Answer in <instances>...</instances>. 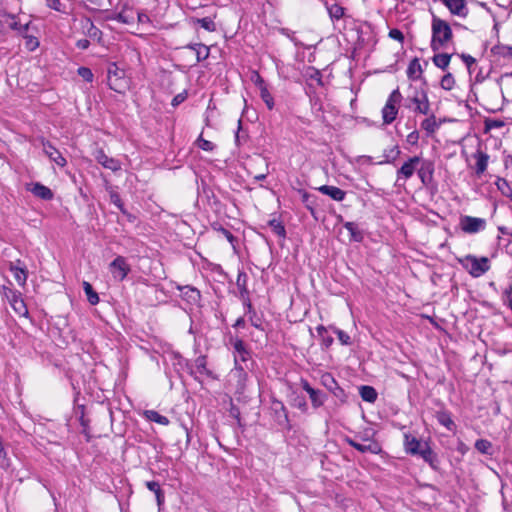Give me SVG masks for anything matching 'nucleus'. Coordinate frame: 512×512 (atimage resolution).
Segmentation results:
<instances>
[{
	"label": "nucleus",
	"mask_w": 512,
	"mask_h": 512,
	"mask_svg": "<svg viewBox=\"0 0 512 512\" xmlns=\"http://www.w3.org/2000/svg\"><path fill=\"white\" fill-rule=\"evenodd\" d=\"M95 160L102 165L104 168L109 169L113 172L121 170V162L115 158L109 157L105 154L101 148L96 149L93 152Z\"/></svg>",
	"instance_id": "nucleus-10"
},
{
	"label": "nucleus",
	"mask_w": 512,
	"mask_h": 512,
	"mask_svg": "<svg viewBox=\"0 0 512 512\" xmlns=\"http://www.w3.org/2000/svg\"><path fill=\"white\" fill-rule=\"evenodd\" d=\"M301 385L302 388L309 394L312 406L314 408H319L324 404L325 394L322 391L311 387L308 381L306 380H302Z\"/></svg>",
	"instance_id": "nucleus-13"
},
{
	"label": "nucleus",
	"mask_w": 512,
	"mask_h": 512,
	"mask_svg": "<svg viewBox=\"0 0 512 512\" xmlns=\"http://www.w3.org/2000/svg\"><path fill=\"white\" fill-rule=\"evenodd\" d=\"M186 96L185 94L183 93H180L178 95H176L173 99H172V105L173 106H177L179 105L180 103H182L184 100H185Z\"/></svg>",
	"instance_id": "nucleus-61"
},
{
	"label": "nucleus",
	"mask_w": 512,
	"mask_h": 512,
	"mask_svg": "<svg viewBox=\"0 0 512 512\" xmlns=\"http://www.w3.org/2000/svg\"><path fill=\"white\" fill-rule=\"evenodd\" d=\"M269 226L272 228L275 234L281 237H285V228L280 221L272 219L269 221Z\"/></svg>",
	"instance_id": "nucleus-44"
},
{
	"label": "nucleus",
	"mask_w": 512,
	"mask_h": 512,
	"mask_svg": "<svg viewBox=\"0 0 512 512\" xmlns=\"http://www.w3.org/2000/svg\"><path fill=\"white\" fill-rule=\"evenodd\" d=\"M475 448L482 454H492V443L486 439H478L475 442Z\"/></svg>",
	"instance_id": "nucleus-39"
},
{
	"label": "nucleus",
	"mask_w": 512,
	"mask_h": 512,
	"mask_svg": "<svg viewBox=\"0 0 512 512\" xmlns=\"http://www.w3.org/2000/svg\"><path fill=\"white\" fill-rule=\"evenodd\" d=\"M316 332L318 334V337L322 341V345L325 348H329L332 345V343H333V338L330 335H328L327 328L324 327L323 325H319L316 328Z\"/></svg>",
	"instance_id": "nucleus-32"
},
{
	"label": "nucleus",
	"mask_w": 512,
	"mask_h": 512,
	"mask_svg": "<svg viewBox=\"0 0 512 512\" xmlns=\"http://www.w3.org/2000/svg\"><path fill=\"white\" fill-rule=\"evenodd\" d=\"M21 261L17 260L15 263H10V271L12 272L14 279L20 286H24L27 281V270L25 267L20 266Z\"/></svg>",
	"instance_id": "nucleus-18"
},
{
	"label": "nucleus",
	"mask_w": 512,
	"mask_h": 512,
	"mask_svg": "<svg viewBox=\"0 0 512 512\" xmlns=\"http://www.w3.org/2000/svg\"><path fill=\"white\" fill-rule=\"evenodd\" d=\"M461 58L463 59L464 63L467 65V67H470L472 64L475 63V59L470 55L463 54L461 56Z\"/></svg>",
	"instance_id": "nucleus-63"
},
{
	"label": "nucleus",
	"mask_w": 512,
	"mask_h": 512,
	"mask_svg": "<svg viewBox=\"0 0 512 512\" xmlns=\"http://www.w3.org/2000/svg\"><path fill=\"white\" fill-rule=\"evenodd\" d=\"M312 196L307 192H302V202L305 204L308 210L313 214L314 213V201H311Z\"/></svg>",
	"instance_id": "nucleus-53"
},
{
	"label": "nucleus",
	"mask_w": 512,
	"mask_h": 512,
	"mask_svg": "<svg viewBox=\"0 0 512 512\" xmlns=\"http://www.w3.org/2000/svg\"><path fill=\"white\" fill-rule=\"evenodd\" d=\"M109 270L115 280L123 281L130 272V266L123 256H117L110 263Z\"/></svg>",
	"instance_id": "nucleus-7"
},
{
	"label": "nucleus",
	"mask_w": 512,
	"mask_h": 512,
	"mask_svg": "<svg viewBox=\"0 0 512 512\" xmlns=\"http://www.w3.org/2000/svg\"><path fill=\"white\" fill-rule=\"evenodd\" d=\"M15 290L8 287V286H5L3 285L0 289V294L2 295V297H4L5 299H7L12 293H14Z\"/></svg>",
	"instance_id": "nucleus-59"
},
{
	"label": "nucleus",
	"mask_w": 512,
	"mask_h": 512,
	"mask_svg": "<svg viewBox=\"0 0 512 512\" xmlns=\"http://www.w3.org/2000/svg\"><path fill=\"white\" fill-rule=\"evenodd\" d=\"M327 11L332 20H339L344 16L345 8L339 4L327 5Z\"/></svg>",
	"instance_id": "nucleus-31"
},
{
	"label": "nucleus",
	"mask_w": 512,
	"mask_h": 512,
	"mask_svg": "<svg viewBox=\"0 0 512 512\" xmlns=\"http://www.w3.org/2000/svg\"><path fill=\"white\" fill-rule=\"evenodd\" d=\"M248 276L244 271H240L237 275L236 285L240 291V294L243 296L248 294L247 289Z\"/></svg>",
	"instance_id": "nucleus-37"
},
{
	"label": "nucleus",
	"mask_w": 512,
	"mask_h": 512,
	"mask_svg": "<svg viewBox=\"0 0 512 512\" xmlns=\"http://www.w3.org/2000/svg\"><path fill=\"white\" fill-rule=\"evenodd\" d=\"M440 85L445 90H451L455 85V79L451 73L445 74L440 82Z\"/></svg>",
	"instance_id": "nucleus-43"
},
{
	"label": "nucleus",
	"mask_w": 512,
	"mask_h": 512,
	"mask_svg": "<svg viewBox=\"0 0 512 512\" xmlns=\"http://www.w3.org/2000/svg\"><path fill=\"white\" fill-rule=\"evenodd\" d=\"M401 150L398 145H394L390 149H385L383 160L377 162L379 165L394 163L400 156Z\"/></svg>",
	"instance_id": "nucleus-21"
},
{
	"label": "nucleus",
	"mask_w": 512,
	"mask_h": 512,
	"mask_svg": "<svg viewBox=\"0 0 512 512\" xmlns=\"http://www.w3.org/2000/svg\"><path fill=\"white\" fill-rule=\"evenodd\" d=\"M496 186L498 190L502 193V195L512 200V189L505 179L498 178V180L496 181Z\"/></svg>",
	"instance_id": "nucleus-40"
},
{
	"label": "nucleus",
	"mask_w": 512,
	"mask_h": 512,
	"mask_svg": "<svg viewBox=\"0 0 512 512\" xmlns=\"http://www.w3.org/2000/svg\"><path fill=\"white\" fill-rule=\"evenodd\" d=\"M451 14L465 18L468 15V8L465 0H440Z\"/></svg>",
	"instance_id": "nucleus-12"
},
{
	"label": "nucleus",
	"mask_w": 512,
	"mask_h": 512,
	"mask_svg": "<svg viewBox=\"0 0 512 512\" xmlns=\"http://www.w3.org/2000/svg\"><path fill=\"white\" fill-rule=\"evenodd\" d=\"M271 409L275 414V419L280 425H288V413L286 407L281 401H273Z\"/></svg>",
	"instance_id": "nucleus-17"
},
{
	"label": "nucleus",
	"mask_w": 512,
	"mask_h": 512,
	"mask_svg": "<svg viewBox=\"0 0 512 512\" xmlns=\"http://www.w3.org/2000/svg\"><path fill=\"white\" fill-rule=\"evenodd\" d=\"M83 288L85 291V294L87 296V300L91 305H96L99 302V296L94 291L92 285L89 282L84 281L83 282Z\"/></svg>",
	"instance_id": "nucleus-35"
},
{
	"label": "nucleus",
	"mask_w": 512,
	"mask_h": 512,
	"mask_svg": "<svg viewBox=\"0 0 512 512\" xmlns=\"http://www.w3.org/2000/svg\"><path fill=\"white\" fill-rule=\"evenodd\" d=\"M464 268L473 276L480 277L486 273L490 266L489 260L486 257L477 258L472 255L466 256L462 261Z\"/></svg>",
	"instance_id": "nucleus-5"
},
{
	"label": "nucleus",
	"mask_w": 512,
	"mask_h": 512,
	"mask_svg": "<svg viewBox=\"0 0 512 512\" xmlns=\"http://www.w3.org/2000/svg\"><path fill=\"white\" fill-rule=\"evenodd\" d=\"M405 106L414 113L428 115L430 112V102L427 92L424 89H414L413 94L407 96Z\"/></svg>",
	"instance_id": "nucleus-3"
},
{
	"label": "nucleus",
	"mask_w": 512,
	"mask_h": 512,
	"mask_svg": "<svg viewBox=\"0 0 512 512\" xmlns=\"http://www.w3.org/2000/svg\"><path fill=\"white\" fill-rule=\"evenodd\" d=\"M195 369L196 373L200 376L212 377V372L207 368V358L206 356H199L195 360Z\"/></svg>",
	"instance_id": "nucleus-26"
},
{
	"label": "nucleus",
	"mask_w": 512,
	"mask_h": 512,
	"mask_svg": "<svg viewBox=\"0 0 512 512\" xmlns=\"http://www.w3.org/2000/svg\"><path fill=\"white\" fill-rule=\"evenodd\" d=\"M34 196L42 200H51L53 198V192L47 186L41 183L30 184L27 188Z\"/></svg>",
	"instance_id": "nucleus-16"
},
{
	"label": "nucleus",
	"mask_w": 512,
	"mask_h": 512,
	"mask_svg": "<svg viewBox=\"0 0 512 512\" xmlns=\"http://www.w3.org/2000/svg\"><path fill=\"white\" fill-rule=\"evenodd\" d=\"M423 70L418 58H414L408 65L407 76L409 79L417 80L422 76Z\"/></svg>",
	"instance_id": "nucleus-22"
},
{
	"label": "nucleus",
	"mask_w": 512,
	"mask_h": 512,
	"mask_svg": "<svg viewBox=\"0 0 512 512\" xmlns=\"http://www.w3.org/2000/svg\"><path fill=\"white\" fill-rule=\"evenodd\" d=\"M196 53L197 61L205 60L209 56V48L201 43L188 45Z\"/></svg>",
	"instance_id": "nucleus-28"
},
{
	"label": "nucleus",
	"mask_w": 512,
	"mask_h": 512,
	"mask_svg": "<svg viewBox=\"0 0 512 512\" xmlns=\"http://www.w3.org/2000/svg\"><path fill=\"white\" fill-rule=\"evenodd\" d=\"M402 100L400 90L397 88L389 95L385 106L382 109V118L384 124H391L397 117L398 104Z\"/></svg>",
	"instance_id": "nucleus-4"
},
{
	"label": "nucleus",
	"mask_w": 512,
	"mask_h": 512,
	"mask_svg": "<svg viewBox=\"0 0 512 512\" xmlns=\"http://www.w3.org/2000/svg\"><path fill=\"white\" fill-rule=\"evenodd\" d=\"M432 40L431 48L433 51H437L441 48H445L448 43L451 42L453 37L452 29L449 23L437 16L432 17Z\"/></svg>",
	"instance_id": "nucleus-2"
},
{
	"label": "nucleus",
	"mask_w": 512,
	"mask_h": 512,
	"mask_svg": "<svg viewBox=\"0 0 512 512\" xmlns=\"http://www.w3.org/2000/svg\"><path fill=\"white\" fill-rule=\"evenodd\" d=\"M78 75L82 77L87 82H92L93 80V73L92 71L87 67H80L77 70Z\"/></svg>",
	"instance_id": "nucleus-52"
},
{
	"label": "nucleus",
	"mask_w": 512,
	"mask_h": 512,
	"mask_svg": "<svg viewBox=\"0 0 512 512\" xmlns=\"http://www.w3.org/2000/svg\"><path fill=\"white\" fill-rule=\"evenodd\" d=\"M14 312L19 316H27L28 315V309L24 302V300L21 298L18 300V302L11 307Z\"/></svg>",
	"instance_id": "nucleus-45"
},
{
	"label": "nucleus",
	"mask_w": 512,
	"mask_h": 512,
	"mask_svg": "<svg viewBox=\"0 0 512 512\" xmlns=\"http://www.w3.org/2000/svg\"><path fill=\"white\" fill-rule=\"evenodd\" d=\"M46 5L57 12L66 13V5L61 0H46Z\"/></svg>",
	"instance_id": "nucleus-46"
},
{
	"label": "nucleus",
	"mask_w": 512,
	"mask_h": 512,
	"mask_svg": "<svg viewBox=\"0 0 512 512\" xmlns=\"http://www.w3.org/2000/svg\"><path fill=\"white\" fill-rule=\"evenodd\" d=\"M114 19L124 24H130L135 19V12L132 9H123L115 16Z\"/></svg>",
	"instance_id": "nucleus-30"
},
{
	"label": "nucleus",
	"mask_w": 512,
	"mask_h": 512,
	"mask_svg": "<svg viewBox=\"0 0 512 512\" xmlns=\"http://www.w3.org/2000/svg\"><path fill=\"white\" fill-rule=\"evenodd\" d=\"M217 231L220 232L231 244H233L235 237L229 230L220 226L217 228Z\"/></svg>",
	"instance_id": "nucleus-56"
},
{
	"label": "nucleus",
	"mask_w": 512,
	"mask_h": 512,
	"mask_svg": "<svg viewBox=\"0 0 512 512\" xmlns=\"http://www.w3.org/2000/svg\"><path fill=\"white\" fill-rule=\"evenodd\" d=\"M505 303L508 305V307L512 311V286H510L508 289H506L503 293Z\"/></svg>",
	"instance_id": "nucleus-57"
},
{
	"label": "nucleus",
	"mask_w": 512,
	"mask_h": 512,
	"mask_svg": "<svg viewBox=\"0 0 512 512\" xmlns=\"http://www.w3.org/2000/svg\"><path fill=\"white\" fill-rule=\"evenodd\" d=\"M90 41L87 39H80L77 41L76 46L81 50H85L89 47Z\"/></svg>",
	"instance_id": "nucleus-60"
},
{
	"label": "nucleus",
	"mask_w": 512,
	"mask_h": 512,
	"mask_svg": "<svg viewBox=\"0 0 512 512\" xmlns=\"http://www.w3.org/2000/svg\"><path fill=\"white\" fill-rule=\"evenodd\" d=\"M418 132L416 131H413L411 132L408 136H407V140L408 142H410L411 144H415L417 141H418Z\"/></svg>",
	"instance_id": "nucleus-64"
},
{
	"label": "nucleus",
	"mask_w": 512,
	"mask_h": 512,
	"mask_svg": "<svg viewBox=\"0 0 512 512\" xmlns=\"http://www.w3.org/2000/svg\"><path fill=\"white\" fill-rule=\"evenodd\" d=\"M360 395L364 401H367L370 403L375 402L377 399V392L371 386H366V385L361 386L360 387Z\"/></svg>",
	"instance_id": "nucleus-29"
},
{
	"label": "nucleus",
	"mask_w": 512,
	"mask_h": 512,
	"mask_svg": "<svg viewBox=\"0 0 512 512\" xmlns=\"http://www.w3.org/2000/svg\"><path fill=\"white\" fill-rule=\"evenodd\" d=\"M233 348L238 355H248L245 344L241 339H236L233 342Z\"/></svg>",
	"instance_id": "nucleus-51"
},
{
	"label": "nucleus",
	"mask_w": 512,
	"mask_h": 512,
	"mask_svg": "<svg viewBox=\"0 0 512 512\" xmlns=\"http://www.w3.org/2000/svg\"><path fill=\"white\" fill-rule=\"evenodd\" d=\"M322 382L323 384L328 387L330 390L333 389V386H336V381L330 374H326L322 376Z\"/></svg>",
	"instance_id": "nucleus-55"
},
{
	"label": "nucleus",
	"mask_w": 512,
	"mask_h": 512,
	"mask_svg": "<svg viewBox=\"0 0 512 512\" xmlns=\"http://www.w3.org/2000/svg\"><path fill=\"white\" fill-rule=\"evenodd\" d=\"M344 227L349 231L352 240L356 242L362 241L363 234L359 230L357 224H355L354 222H346L344 223Z\"/></svg>",
	"instance_id": "nucleus-33"
},
{
	"label": "nucleus",
	"mask_w": 512,
	"mask_h": 512,
	"mask_svg": "<svg viewBox=\"0 0 512 512\" xmlns=\"http://www.w3.org/2000/svg\"><path fill=\"white\" fill-rule=\"evenodd\" d=\"M291 405L298 408L303 413H306L308 410V405L304 396L295 395L292 399Z\"/></svg>",
	"instance_id": "nucleus-42"
},
{
	"label": "nucleus",
	"mask_w": 512,
	"mask_h": 512,
	"mask_svg": "<svg viewBox=\"0 0 512 512\" xmlns=\"http://www.w3.org/2000/svg\"><path fill=\"white\" fill-rule=\"evenodd\" d=\"M21 293L16 291L12 293L6 300L9 302L10 306L12 307L15 305L19 299H21Z\"/></svg>",
	"instance_id": "nucleus-58"
},
{
	"label": "nucleus",
	"mask_w": 512,
	"mask_h": 512,
	"mask_svg": "<svg viewBox=\"0 0 512 512\" xmlns=\"http://www.w3.org/2000/svg\"><path fill=\"white\" fill-rule=\"evenodd\" d=\"M389 37H390L391 39L397 40V41H399V42H401V43L404 41V35H403V33H402L399 29H396V28L391 29V30L389 31Z\"/></svg>",
	"instance_id": "nucleus-54"
},
{
	"label": "nucleus",
	"mask_w": 512,
	"mask_h": 512,
	"mask_svg": "<svg viewBox=\"0 0 512 512\" xmlns=\"http://www.w3.org/2000/svg\"><path fill=\"white\" fill-rule=\"evenodd\" d=\"M260 90V97L266 104L267 108L269 110H272L274 108V99L271 93L269 92L267 86H263Z\"/></svg>",
	"instance_id": "nucleus-41"
},
{
	"label": "nucleus",
	"mask_w": 512,
	"mask_h": 512,
	"mask_svg": "<svg viewBox=\"0 0 512 512\" xmlns=\"http://www.w3.org/2000/svg\"><path fill=\"white\" fill-rule=\"evenodd\" d=\"M198 23L207 31H214L216 29L214 21L209 17L198 19Z\"/></svg>",
	"instance_id": "nucleus-49"
},
{
	"label": "nucleus",
	"mask_w": 512,
	"mask_h": 512,
	"mask_svg": "<svg viewBox=\"0 0 512 512\" xmlns=\"http://www.w3.org/2000/svg\"><path fill=\"white\" fill-rule=\"evenodd\" d=\"M318 190L329 197H331L335 201H343L346 192L336 186H330V185H323L318 188Z\"/></svg>",
	"instance_id": "nucleus-19"
},
{
	"label": "nucleus",
	"mask_w": 512,
	"mask_h": 512,
	"mask_svg": "<svg viewBox=\"0 0 512 512\" xmlns=\"http://www.w3.org/2000/svg\"><path fill=\"white\" fill-rule=\"evenodd\" d=\"M439 127L436 116L434 114L429 115L421 122V128L428 134H433Z\"/></svg>",
	"instance_id": "nucleus-27"
},
{
	"label": "nucleus",
	"mask_w": 512,
	"mask_h": 512,
	"mask_svg": "<svg viewBox=\"0 0 512 512\" xmlns=\"http://www.w3.org/2000/svg\"><path fill=\"white\" fill-rule=\"evenodd\" d=\"M333 330L336 333V335L342 345H350L351 344V338L346 332H344L343 330L337 329V328H334Z\"/></svg>",
	"instance_id": "nucleus-50"
},
{
	"label": "nucleus",
	"mask_w": 512,
	"mask_h": 512,
	"mask_svg": "<svg viewBox=\"0 0 512 512\" xmlns=\"http://www.w3.org/2000/svg\"><path fill=\"white\" fill-rule=\"evenodd\" d=\"M146 416L150 421L156 422L161 425H168L169 419L166 416L159 414L157 411L149 410L146 412Z\"/></svg>",
	"instance_id": "nucleus-38"
},
{
	"label": "nucleus",
	"mask_w": 512,
	"mask_h": 512,
	"mask_svg": "<svg viewBox=\"0 0 512 512\" xmlns=\"http://www.w3.org/2000/svg\"><path fill=\"white\" fill-rule=\"evenodd\" d=\"M146 487L155 494L157 504L161 507L164 503L165 496L160 484L157 481H148L146 482Z\"/></svg>",
	"instance_id": "nucleus-25"
},
{
	"label": "nucleus",
	"mask_w": 512,
	"mask_h": 512,
	"mask_svg": "<svg viewBox=\"0 0 512 512\" xmlns=\"http://www.w3.org/2000/svg\"><path fill=\"white\" fill-rule=\"evenodd\" d=\"M437 420L438 422L446 427L448 430L452 431L455 428V423L452 420L451 416L447 412H439L437 414Z\"/></svg>",
	"instance_id": "nucleus-36"
},
{
	"label": "nucleus",
	"mask_w": 512,
	"mask_h": 512,
	"mask_svg": "<svg viewBox=\"0 0 512 512\" xmlns=\"http://www.w3.org/2000/svg\"><path fill=\"white\" fill-rule=\"evenodd\" d=\"M421 163V157L419 156H413L408 158L402 166L397 170V180L396 183L403 180V182H406L408 179H410L415 172H417L418 166Z\"/></svg>",
	"instance_id": "nucleus-6"
},
{
	"label": "nucleus",
	"mask_w": 512,
	"mask_h": 512,
	"mask_svg": "<svg viewBox=\"0 0 512 512\" xmlns=\"http://www.w3.org/2000/svg\"><path fill=\"white\" fill-rule=\"evenodd\" d=\"M362 440L364 441V443H360L356 439H352L349 437L345 438V442L347 444H349L351 447L355 448L356 450H358L361 453L369 452V453L377 454L380 452L381 448L376 441L371 440L369 438H362Z\"/></svg>",
	"instance_id": "nucleus-8"
},
{
	"label": "nucleus",
	"mask_w": 512,
	"mask_h": 512,
	"mask_svg": "<svg viewBox=\"0 0 512 512\" xmlns=\"http://www.w3.org/2000/svg\"><path fill=\"white\" fill-rule=\"evenodd\" d=\"M179 289L182 293V296L190 303L195 304L199 302L201 295L198 289L191 286L179 287Z\"/></svg>",
	"instance_id": "nucleus-23"
},
{
	"label": "nucleus",
	"mask_w": 512,
	"mask_h": 512,
	"mask_svg": "<svg viewBox=\"0 0 512 512\" xmlns=\"http://www.w3.org/2000/svg\"><path fill=\"white\" fill-rule=\"evenodd\" d=\"M474 159L476 160L475 164V172L477 176L482 175L488 166L489 156L483 151L478 150L474 155Z\"/></svg>",
	"instance_id": "nucleus-20"
},
{
	"label": "nucleus",
	"mask_w": 512,
	"mask_h": 512,
	"mask_svg": "<svg viewBox=\"0 0 512 512\" xmlns=\"http://www.w3.org/2000/svg\"><path fill=\"white\" fill-rule=\"evenodd\" d=\"M486 226V221L483 218L462 216L460 218L461 229L469 234L477 233L483 230Z\"/></svg>",
	"instance_id": "nucleus-9"
},
{
	"label": "nucleus",
	"mask_w": 512,
	"mask_h": 512,
	"mask_svg": "<svg viewBox=\"0 0 512 512\" xmlns=\"http://www.w3.org/2000/svg\"><path fill=\"white\" fill-rule=\"evenodd\" d=\"M120 76L118 75L117 71L109 70L108 72V85L109 87L116 91L121 93L123 89L125 88L124 83L120 81Z\"/></svg>",
	"instance_id": "nucleus-24"
},
{
	"label": "nucleus",
	"mask_w": 512,
	"mask_h": 512,
	"mask_svg": "<svg viewBox=\"0 0 512 512\" xmlns=\"http://www.w3.org/2000/svg\"><path fill=\"white\" fill-rule=\"evenodd\" d=\"M197 146L204 151H212L215 148V145L211 141L204 139L202 135L197 139Z\"/></svg>",
	"instance_id": "nucleus-47"
},
{
	"label": "nucleus",
	"mask_w": 512,
	"mask_h": 512,
	"mask_svg": "<svg viewBox=\"0 0 512 512\" xmlns=\"http://www.w3.org/2000/svg\"><path fill=\"white\" fill-rule=\"evenodd\" d=\"M404 450L407 454L421 457L433 469L437 468L438 457L427 441H422L410 433H404Z\"/></svg>",
	"instance_id": "nucleus-1"
},
{
	"label": "nucleus",
	"mask_w": 512,
	"mask_h": 512,
	"mask_svg": "<svg viewBox=\"0 0 512 512\" xmlns=\"http://www.w3.org/2000/svg\"><path fill=\"white\" fill-rule=\"evenodd\" d=\"M26 39V48L29 51H34L39 46V41L34 36H29L27 33L25 35H22Z\"/></svg>",
	"instance_id": "nucleus-48"
},
{
	"label": "nucleus",
	"mask_w": 512,
	"mask_h": 512,
	"mask_svg": "<svg viewBox=\"0 0 512 512\" xmlns=\"http://www.w3.org/2000/svg\"><path fill=\"white\" fill-rule=\"evenodd\" d=\"M434 164L431 161H422L417 169V175L424 186H428L433 181Z\"/></svg>",
	"instance_id": "nucleus-11"
},
{
	"label": "nucleus",
	"mask_w": 512,
	"mask_h": 512,
	"mask_svg": "<svg viewBox=\"0 0 512 512\" xmlns=\"http://www.w3.org/2000/svg\"><path fill=\"white\" fill-rule=\"evenodd\" d=\"M4 18L8 26L19 35H25L28 32L30 22L22 24L16 15L10 13L4 14Z\"/></svg>",
	"instance_id": "nucleus-15"
},
{
	"label": "nucleus",
	"mask_w": 512,
	"mask_h": 512,
	"mask_svg": "<svg viewBox=\"0 0 512 512\" xmlns=\"http://www.w3.org/2000/svg\"><path fill=\"white\" fill-rule=\"evenodd\" d=\"M253 81L258 86L259 89H261L263 86H267L263 78L258 73H255Z\"/></svg>",
	"instance_id": "nucleus-62"
},
{
	"label": "nucleus",
	"mask_w": 512,
	"mask_h": 512,
	"mask_svg": "<svg viewBox=\"0 0 512 512\" xmlns=\"http://www.w3.org/2000/svg\"><path fill=\"white\" fill-rule=\"evenodd\" d=\"M43 151L51 161L56 163L59 167H64L67 164L63 155L48 141H42Z\"/></svg>",
	"instance_id": "nucleus-14"
},
{
	"label": "nucleus",
	"mask_w": 512,
	"mask_h": 512,
	"mask_svg": "<svg viewBox=\"0 0 512 512\" xmlns=\"http://www.w3.org/2000/svg\"><path fill=\"white\" fill-rule=\"evenodd\" d=\"M450 60H451V55L446 54V53L436 54L433 57V63L435 64V66H437L438 68H440L442 70H445L449 66Z\"/></svg>",
	"instance_id": "nucleus-34"
}]
</instances>
